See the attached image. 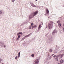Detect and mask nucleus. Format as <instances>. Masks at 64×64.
<instances>
[{
  "mask_svg": "<svg viewBox=\"0 0 64 64\" xmlns=\"http://www.w3.org/2000/svg\"><path fill=\"white\" fill-rule=\"evenodd\" d=\"M38 11H37L36 12L33 13H32V14H30L29 16V19H31V18H33L34 16H36L37 14H38Z\"/></svg>",
  "mask_w": 64,
  "mask_h": 64,
  "instance_id": "nucleus-1",
  "label": "nucleus"
},
{
  "mask_svg": "<svg viewBox=\"0 0 64 64\" xmlns=\"http://www.w3.org/2000/svg\"><path fill=\"white\" fill-rule=\"evenodd\" d=\"M53 22L52 21H50V22H49L48 24V27L49 29H50L52 28L53 27Z\"/></svg>",
  "mask_w": 64,
  "mask_h": 64,
  "instance_id": "nucleus-2",
  "label": "nucleus"
},
{
  "mask_svg": "<svg viewBox=\"0 0 64 64\" xmlns=\"http://www.w3.org/2000/svg\"><path fill=\"white\" fill-rule=\"evenodd\" d=\"M60 21L58 20L57 21V23H58V26L60 28H61V23H60Z\"/></svg>",
  "mask_w": 64,
  "mask_h": 64,
  "instance_id": "nucleus-3",
  "label": "nucleus"
},
{
  "mask_svg": "<svg viewBox=\"0 0 64 64\" xmlns=\"http://www.w3.org/2000/svg\"><path fill=\"white\" fill-rule=\"evenodd\" d=\"M39 63V60L38 59H36L35 62V64H38Z\"/></svg>",
  "mask_w": 64,
  "mask_h": 64,
  "instance_id": "nucleus-4",
  "label": "nucleus"
},
{
  "mask_svg": "<svg viewBox=\"0 0 64 64\" xmlns=\"http://www.w3.org/2000/svg\"><path fill=\"white\" fill-rule=\"evenodd\" d=\"M63 54H60L58 56V57L62 58L63 57Z\"/></svg>",
  "mask_w": 64,
  "mask_h": 64,
  "instance_id": "nucleus-5",
  "label": "nucleus"
},
{
  "mask_svg": "<svg viewBox=\"0 0 64 64\" xmlns=\"http://www.w3.org/2000/svg\"><path fill=\"white\" fill-rule=\"evenodd\" d=\"M30 35V34H28V35L27 36H26L24 37L23 38H22V40H24V39H25L26 38L25 37H28Z\"/></svg>",
  "mask_w": 64,
  "mask_h": 64,
  "instance_id": "nucleus-6",
  "label": "nucleus"
},
{
  "mask_svg": "<svg viewBox=\"0 0 64 64\" xmlns=\"http://www.w3.org/2000/svg\"><path fill=\"white\" fill-rule=\"evenodd\" d=\"M56 30H54L52 32V34H54L55 33H56Z\"/></svg>",
  "mask_w": 64,
  "mask_h": 64,
  "instance_id": "nucleus-7",
  "label": "nucleus"
},
{
  "mask_svg": "<svg viewBox=\"0 0 64 64\" xmlns=\"http://www.w3.org/2000/svg\"><path fill=\"white\" fill-rule=\"evenodd\" d=\"M46 13L48 14L49 13V10H48V9L47 8L46 9Z\"/></svg>",
  "mask_w": 64,
  "mask_h": 64,
  "instance_id": "nucleus-8",
  "label": "nucleus"
},
{
  "mask_svg": "<svg viewBox=\"0 0 64 64\" xmlns=\"http://www.w3.org/2000/svg\"><path fill=\"white\" fill-rule=\"evenodd\" d=\"M19 34H21L22 35V32H18V34H17V35H19Z\"/></svg>",
  "mask_w": 64,
  "mask_h": 64,
  "instance_id": "nucleus-9",
  "label": "nucleus"
},
{
  "mask_svg": "<svg viewBox=\"0 0 64 64\" xmlns=\"http://www.w3.org/2000/svg\"><path fill=\"white\" fill-rule=\"evenodd\" d=\"M40 25L38 27V31H39V30H40Z\"/></svg>",
  "mask_w": 64,
  "mask_h": 64,
  "instance_id": "nucleus-10",
  "label": "nucleus"
},
{
  "mask_svg": "<svg viewBox=\"0 0 64 64\" xmlns=\"http://www.w3.org/2000/svg\"><path fill=\"white\" fill-rule=\"evenodd\" d=\"M63 62H64V60H61L60 61V62L61 63H62Z\"/></svg>",
  "mask_w": 64,
  "mask_h": 64,
  "instance_id": "nucleus-11",
  "label": "nucleus"
},
{
  "mask_svg": "<svg viewBox=\"0 0 64 64\" xmlns=\"http://www.w3.org/2000/svg\"><path fill=\"white\" fill-rule=\"evenodd\" d=\"M33 25H34V24H33V23H31L30 27H32V26H33Z\"/></svg>",
  "mask_w": 64,
  "mask_h": 64,
  "instance_id": "nucleus-12",
  "label": "nucleus"
},
{
  "mask_svg": "<svg viewBox=\"0 0 64 64\" xmlns=\"http://www.w3.org/2000/svg\"><path fill=\"white\" fill-rule=\"evenodd\" d=\"M18 57L19 58L20 57V52H19L18 55Z\"/></svg>",
  "mask_w": 64,
  "mask_h": 64,
  "instance_id": "nucleus-13",
  "label": "nucleus"
},
{
  "mask_svg": "<svg viewBox=\"0 0 64 64\" xmlns=\"http://www.w3.org/2000/svg\"><path fill=\"white\" fill-rule=\"evenodd\" d=\"M52 52V49H50V52Z\"/></svg>",
  "mask_w": 64,
  "mask_h": 64,
  "instance_id": "nucleus-14",
  "label": "nucleus"
},
{
  "mask_svg": "<svg viewBox=\"0 0 64 64\" xmlns=\"http://www.w3.org/2000/svg\"><path fill=\"white\" fill-rule=\"evenodd\" d=\"M20 37H21V35H19L18 36V38H20Z\"/></svg>",
  "mask_w": 64,
  "mask_h": 64,
  "instance_id": "nucleus-15",
  "label": "nucleus"
},
{
  "mask_svg": "<svg viewBox=\"0 0 64 64\" xmlns=\"http://www.w3.org/2000/svg\"><path fill=\"white\" fill-rule=\"evenodd\" d=\"M32 57H34V54H32Z\"/></svg>",
  "mask_w": 64,
  "mask_h": 64,
  "instance_id": "nucleus-16",
  "label": "nucleus"
},
{
  "mask_svg": "<svg viewBox=\"0 0 64 64\" xmlns=\"http://www.w3.org/2000/svg\"><path fill=\"white\" fill-rule=\"evenodd\" d=\"M2 10H1L0 11V14H2Z\"/></svg>",
  "mask_w": 64,
  "mask_h": 64,
  "instance_id": "nucleus-17",
  "label": "nucleus"
},
{
  "mask_svg": "<svg viewBox=\"0 0 64 64\" xmlns=\"http://www.w3.org/2000/svg\"><path fill=\"white\" fill-rule=\"evenodd\" d=\"M32 26V29H33V28H35V27H34V26Z\"/></svg>",
  "mask_w": 64,
  "mask_h": 64,
  "instance_id": "nucleus-18",
  "label": "nucleus"
},
{
  "mask_svg": "<svg viewBox=\"0 0 64 64\" xmlns=\"http://www.w3.org/2000/svg\"><path fill=\"white\" fill-rule=\"evenodd\" d=\"M19 39V38H18L17 39H16V41H17V40H18Z\"/></svg>",
  "mask_w": 64,
  "mask_h": 64,
  "instance_id": "nucleus-19",
  "label": "nucleus"
},
{
  "mask_svg": "<svg viewBox=\"0 0 64 64\" xmlns=\"http://www.w3.org/2000/svg\"><path fill=\"white\" fill-rule=\"evenodd\" d=\"M34 26V28H36V27H37V26L35 25Z\"/></svg>",
  "mask_w": 64,
  "mask_h": 64,
  "instance_id": "nucleus-20",
  "label": "nucleus"
},
{
  "mask_svg": "<svg viewBox=\"0 0 64 64\" xmlns=\"http://www.w3.org/2000/svg\"><path fill=\"white\" fill-rule=\"evenodd\" d=\"M18 57L17 56H16L15 58L16 59H17V58Z\"/></svg>",
  "mask_w": 64,
  "mask_h": 64,
  "instance_id": "nucleus-21",
  "label": "nucleus"
},
{
  "mask_svg": "<svg viewBox=\"0 0 64 64\" xmlns=\"http://www.w3.org/2000/svg\"><path fill=\"white\" fill-rule=\"evenodd\" d=\"M31 26L29 27V29H31Z\"/></svg>",
  "mask_w": 64,
  "mask_h": 64,
  "instance_id": "nucleus-22",
  "label": "nucleus"
},
{
  "mask_svg": "<svg viewBox=\"0 0 64 64\" xmlns=\"http://www.w3.org/2000/svg\"><path fill=\"white\" fill-rule=\"evenodd\" d=\"M52 56H50V59H51V58H52Z\"/></svg>",
  "mask_w": 64,
  "mask_h": 64,
  "instance_id": "nucleus-23",
  "label": "nucleus"
},
{
  "mask_svg": "<svg viewBox=\"0 0 64 64\" xmlns=\"http://www.w3.org/2000/svg\"><path fill=\"white\" fill-rule=\"evenodd\" d=\"M12 2H14V1H15V0H12Z\"/></svg>",
  "mask_w": 64,
  "mask_h": 64,
  "instance_id": "nucleus-24",
  "label": "nucleus"
},
{
  "mask_svg": "<svg viewBox=\"0 0 64 64\" xmlns=\"http://www.w3.org/2000/svg\"><path fill=\"white\" fill-rule=\"evenodd\" d=\"M56 57V55H54V57Z\"/></svg>",
  "mask_w": 64,
  "mask_h": 64,
  "instance_id": "nucleus-25",
  "label": "nucleus"
},
{
  "mask_svg": "<svg viewBox=\"0 0 64 64\" xmlns=\"http://www.w3.org/2000/svg\"><path fill=\"white\" fill-rule=\"evenodd\" d=\"M2 61V60L1 59H0V62H1Z\"/></svg>",
  "mask_w": 64,
  "mask_h": 64,
  "instance_id": "nucleus-26",
  "label": "nucleus"
},
{
  "mask_svg": "<svg viewBox=\"0 0 64 64\" xmlns=\"http://www.w3.org/2000/svg\"><path fill=\"white\" fill-rule=\"evenodd\" d=\"M6 47V46L5 45H4V48H5V47Z\"/></svg>",
  "mask_w": 64,
  "mask_h": 64,
  "instance_id": "nucleus-27",
  "label": "nucleus"
},
{
  "mask_svg": "<svg viewBox=\"0 0 64 64\" xmlns=\"http://www.w3.org/2000/svg\"><path fill=\"white\" fill-rule=\"evenodd\" d=\"M54 54H52V55L51 56H52H52H54Z\"/></svg>",
  "mask_w": 64,
  "mask_h": 64,
  "instance_id": "nucleus-28",
  "label": "nucleus"
},
{
  "mask_svg": "<svg viewBox=\"0 0 64 64\" xmlns=\"http://www.w3.org/2000/svg\"><path fill=\"white\" fill-rule=\"evenodd\" d=\"M41 23H42V25H43V22H41Z\"/></svg>",
  "mask_w": 64,
  "mask_h": 64,
  "instance_id": "nucleus-29",
  "label": "nucleus"
},
{
  "mask_svg": "<svg viewBox=\"0 0 64 64\" xmlns=\"http://www.w3.org/2000/svg\"><path fill=\"white\" fill-rule=\"evenodd\" d=\"M56 61H58V59H56Z\"/></svg>",
  "mask_w": 64,
  "mask_h": 64,
  "instance_id": "nucleus-30",
  "label": "nucleus"
},
{
  "mask_svg": "<svg viewBox=\"0 0 64 64\" xmlns=\"http://www.w3.org/2000/svg\"><path fill=\"white\" fill-rule=\"evenodd\" d=\"M42 27V26H41V25H40V27Z\"/></svg>",
  "mask_w": 64,
  "mask_h": 64,
  "instance_id": "nucleus-31",
  "label": "nucleus"
},
{
  "mask_svg": "<svg viewBox=\"0 0 64 64\" xmlns=\"http://www.w3.org/2000/svg\"><path fill=\"white\" fill-rule=\"evenodd\" d=\"M63 29L64 30V28H63Z\"/></svg>",
  "mask_w": 64,
  "mask_h": 64,
  "instance_id": "nucleus-32",
  "label": "nucleus"
},
{
  "mask_svg": "<svg viewBox=\"0 0 64 64\" xmlns=\"http://www.w3.org/2000/svg\"><path fill=\"white\" fill-rule=\"evenodd\" d=\"M38 0H36V1H37Z\"/></svg>",
  "mask_w": 64,
  "mask_h": 64,
  "instance_id": "nucleus-33",
  "label": "nucleus"
},
{
  "mask_svg": "<svg viewBox=\"0 0 64 64\" xmlns=\"http://www.w3.org/2000/svg\"><path fill=\"white\" fill-rule=\"evenodd\" d=\"M35 6V5H34V6Z\"/></svg>",
  "mask_w": 64,
  "mask_h": 64,
  "instance_id": "nucleus-34",
  "label": "nucleus"
},
{
  "mask_svg": "<svg viewBox=\"0 0 64 64\" xmlns=\"http://www.w3.org/2000/svg\"><path fill=\"white\" fill-rule=\"evenodd\" d=\"M48 55V56H49V55Z\"/></svg>",
  "mask_w": 64,
  "mask_h": 64,
  "instance_id": "nucleus-35",
  "label": "nucleus"
}]
</instances>
